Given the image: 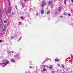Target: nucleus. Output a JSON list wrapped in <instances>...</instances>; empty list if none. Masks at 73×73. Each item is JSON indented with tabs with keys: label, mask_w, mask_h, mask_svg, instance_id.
I'll list each match as a JSON object with an SVG mask.
<instances>
[{
	"label": "nucleus",
	"mask_w": 73,
	"mask_h": 73,
	"mask_svg": "<svg viewBox=\"0 0 73 73\" xmlns=\"http://www.w3.org/2000/svg\"><path fill=\"white\" fill-rule=\"evenodd\" d=\"M9 62L8 61H7L5 63H0V65H1L3 67H5L6 66H7V64H9Z\"/></svg>",
	"instance_id": "1"
},
{
	"label": "nucleus",
	"mask_w": 73,
	"mask_h": 73,
	"mask_svg": "<svg viewBox=\"0 0 73 73\" xmlns=\"http://www.w3.org/2000/svg\"><path fill=\"white\" fill-rule=\"evenodd\" d=\"M42 5L43 7H44V6H45V5H46V3L44 1H43L42 2Z\"/></svg>",
	"instance_id": "2"
},
{
	"label": "nucleus",
	"mask_w": 73,
	"mask_h": 73,
	"mask_svg": "<svg viewBox=\"0 0 73 73\" xmlns=\"http://www.w3.org/2000/svg\"><path fill=\"white\" fill-rule=\"evenodd\" d=\"M11 7H9L8 8V9L6 11V13H10V12L11 11Z\"/></svg>",
	"instance_id": "3"
},
{
	"label": "nucleus",
	"mask_w": 73,
	"mask_h": 73,
	"mask_svg": "<svg viewBox=\"0 0 73 73\" xmlns=\"http://www.w3.org/2000/svg\"><path fill=\"white\" fill-rule=\"evenodd\" d=\"M3 30H2V32H3L5 31V30H6V27H5V26H3Z\"/></svg>",
	"instance_id": "4"
},
{
	"label": "nucleus",
	"mask_w": 73,
	"mask_h": 73,
	"mask_svg": "<svg viewBox=\"0 0 73 73\" xmlns=\"http://www.w3.org/2000/svg\"><path fill=\"white\" fill-rule=\"evenodd\" d=\"M3 25V21H2V20L0 19V26H1Z\"/></svg>",
	"instance_id": "5"
},
{
	"label": "nucleus",
	"mask_w": 73,
	"mask_h": 73,
	"mask_svg": "<svg viewBox=\"0 0 73 73\" xmlns=\"http://www.w3.org/2000/svg\"><path fill=\"white\" fill-rule=\"evenodd\" d=\"M52 1H49V3H48V5H52Z\"/></svg>",
	"instance_id": "6"
},
{
	"label": "nucleus",
	"mask_w": 73,
	"mask_h": 73,
	"mask_svg": "<svg viewBox=\"0 0 73 73\" xmlns=\"http://www.w3.org/2000/svg\"><path fill=\"white\" fill-rule=\"evenodd\" d=\"M41 13L42 15H43L44 14V11L42 10H41Z\"/></svg>",
	"instance_id": "7"
},
{
	"label": "nucleus",
	"mask_w": 73,
	"mask_h": 73,
	"mask_svg": "<svg viewBox=\"0 0 73 73\" xmlns=\"http://www.w3.org/2000/svg\"><path fill=\"white\" fill-rule=\"evenodd\" d=\"M29 68H30V69H33V68H35V66H33L32 67V66H29Z\"/></svg>",
	"instance_id": "8"
},
{
	"label": "nucleus",
	"mask_w": 73,
	"mask_h": 73,
	"mask_svg": "<svg viewBox=\"0 0 73 73\" xmlns=\"http://www.w3.org/2000/svg\"><path fill=\"white\" fill-rule=\"evenodd\" d=\"M52 68H53L52 66H50L49 67V69H51Z\"/></svg>",
	"instance_id": "9"
},
{
	"label": "nucleus",
	"mask_w": 73,
	"mask_h": 73,
	"mask_svg": "<svg viewBox=\"0 0 73 73\" xmlns=\"http://www.w3.org/2000/svg\"><path fill=\"white\" fill-rule=\"evenodd\" d=\"M43 71H46V69L45 68H43Z\"/></svg>",
	"instance_id": "10"
},
{
	"label": "nucleus",
	"mask_w": 73,
	"mask_h": 73,
	"mask_svg": "<svg viewBox=\"0 0 73 73\" xmlns=\"http://www.w3.org/2000/svg\"><path fill=\"white\" fill-rule=\"evenodd\" d=\"M59 60L57 59H56L55 60V61L57 62L59 61Z\"/></svg>",
	"instance_id": "11"
},
{
	"label": "nucleus",
	"mask_w": 73,
	"mask_h": 73,
	"mask_svg": "<svg viewBox=\"0 0 73 73\" xmlns=\"http://www.w3.org/2000/svg\"><path fill=\"white\" fill-rule=\"evenodd\" d=\"M4 23H5V24H6V23H7V21L6 20H4Z\"/></svg>",
	"instance_id": "12"
},
{
	"label": "nucleus",
	"mask_w": 73,
	"mask_h": 73,
	"mask_svg": "<svg viewBox=\"0 0 73 73\" xmlns=\"http://www.w3.org/2000/svg\"><path fill=\"white\" fill-rule=\"evenodd\" d=\"M11 62H15V60H13V59H11Z\"/></svg>",
	"instance_id": "13"
},
{
	"label": "nucleus",
	"mask_w": 73,
	"mask_h": 73,
	"mask_svg": "<svg viewBox=\"0 0 73 73\" xmlns=\"http://www.w3.org/2000/svg\"><path fill=\"white\" fill-rule=\"evenodd\" d=\"M47 13L48 15H49L50 13V11H48Z\"/></svg>",
	"instance_id": "14"
},
{
	"label": "nucleus",
	"mask_w": 73,
	"mask_h": 73,
	"mask_svg": "<svg viewBox=\"0 0 73 73\" xmlns=\"http://www.w3.org/2000/svg\"><path fill=\"white\" fill-rule=\"evenodd\" d=\"M58 11H60L61 10V8L60 7H59L58 8Z\"/></svg>",
	"instance_id": "15"
},
{
	"label": "nucleus",
	"mask_w": 73,
	"mask_h": 73,
	"mask_svg": "<svg viewBox=\"0 0 73 73\" xmlns=\"http://www.w3.org/2000/svg\"><path fill=\"white\" fill-rule=\"evenodd\" d=\"M22 7L23 8H24V7H25V5H22Z\"/></svg>",
	"instance_id": "16"
},
{
	"label": "nucleus",
	"mask_w": 73,
	"mask_h": 73,
	"mask_svg": "<svg viewBox=\"0 0 73 73\" xmlns=\"http://www.w3.org/2000/svg\"><path fill=\"white\" fill-rule=\"evenodd\" d=\"M21 18L22 20H24V17H21Z\"/></svg>",
	"instance_id": "17"
},
{
	"label": "nucleus",
	"mask_w": 73,
	"mask_h": 73,
	"mask_svg": "<svg viewBox=\"0 0 73 73\" xmlns=\"http://www.w3.org/2000/svg\"><path fill=\"white\" fill-rule=\"evenodd\" d=\"M64 4H66V1H64Z\"/></svg>",
	"instance_id": "18"
},
{
	"label": "nucleus",
	"mask_w": 73,
	"mask_h": 73,
	"mask_svg": "<svg viewBox=\"0 0 73 73\" xmlns=\"http://www.w3.org/2000/svg\"><path fill=\"white\" fill-rule=\"evenodd\" d=\"M11 39H13V38H14V37L12 36H11Z\"/></svg>",
	"instance_id": "19"
},
{
	"label": "nucleus",
	"mask_w": 73,
	"mask_h": 73,
	"mask_svg": "<svg viewBox=\"0 0 73 73\" xmlns=\"http://www.w3.org/2000/svg\"><path fill=\"white\" fill-rule=\"evenodd\" d=\"M62 68H64V65L62 64Z\"/></svg>",
	"instance_id": "20"
},
{
	"label": "nucleus",
	"mask_w": 73,
	"mask_h": 73,
	"mask_svg": "<svg viewBox=\"0 0 73 73\" xmlns=\"http://www.w3.org/2000/svg\"><path fill=\"white\" fill-rule=\"evenodd\" d=\"M64 15H66V13H64Z\"/></svg>",
	"instance_id": "21"
},
{
	"label": "nucleus",
	"mask_w": 73,
	"mask_h": 73,
	"mask_svg": "<svg viewBox=\"0 0 73 73\" xmlns=\"http://www.w3.org/2000/svg\"><path fill=\"white\" fill-rule=\"evenodd\" d=\"M21 37L19 39L18 41H20V40H21Z\"/></svg>",
	"instance_id": "22"
},
{
	"label": "nucleus",
	"mask_w": 73,
	"mask_h": 73,
	"mask_svg": "<svg viewBox=\"0 0 73 73\" xmlns=\"http://www.w3.org/2000/svg\"><path fill=\"white\" fill-rule=\"evenodd\" d=\"M43 66L44 68H45V65H43Z\"/></svg>",
	"instance_id": "23"
},
{
	"label": "nucleus",
	"mask_w": 73,
	"mask_h": 73,
	"mask_svg": "<svg viewBox=\"0 0 73 73\" xmlns=\"http://www.w3.org/2000/svg\"><path fill=\"white\" fill-rule=\"evenodd\" d=\"M7 52H8V53H10V52H11V51H7Z\"/></svg>",
	"instance_id": "24"
},
{
	"label": "nucleus",
	"mask_w": 73,
	"mask_h": 73,
	"mask_svg": "<svg viewBox=\"0 0 73 73\" xmlns=\"http://www.w3.org/2000/svg\"><path fill=\"white\" fill-rule=\"evenodd\" d=\"M2 42V41L1 40H0V42Z\"/></svg>",
	"instance_id": "25"
},
{
	"label": "nucleus",
	"mask_w": 73,
	"mask_h": 73,
	"mask_svg": "<svg viewBox=\"0 0 73 73\" xmlns=\"http://www.w3.org/2000/svg\"><path fill=\"white\" fill-rule=\"evenodd\" d=\"M68 15L69 16H70V14H68Z\"/></svg>",
	"instance_id": "26"
},
{
	"label": "nucleus",
	"mask_w": 73,
	"mask_h": 73,
	"mask_svg": "<svg viewBox=\"0 0 73 73\" xmlns=\"http://www.w3.org/2000/svg\"><path fill=\"white\" fill-rule=\"evenodd\" d=\"M57 65L58 66H60V64H58Z\"/></svg>",
	"instance_id": "27"
},
{
	"label": "nucleus",
	"mask_w": 73,
	"mask_h": 73,
	"mask_svg": "<svg viewBox=\"0 0 73 73\" xmlns=\"http://www.w3.org/2000/svg\"><path fill=\"white\" fill-rule=\"evenodd\" d=\"M53 7V5H52V7H51V8H52V7Z\"/></svg>",
	"instance_id": "28"
},
{
	"label": "nucleus",
	"mask_w": 73,
	"mask_h": 73,
	"mask_svg": "<svg viewBox=\"0 0 73 73\" xmlns=\"http://www.w3.org/2000/svg\"><path fill=\"white\" fill-rule=\"evenodd\" d=\"M71 1H72V3L73 2V0H71Z\"/></svg>",
	"instance_id": "29"
},
{
	"label": "nucleus",
	"mask_w": 73,
	"mask_h": 73,
	"mask_svg": "<svg viewBox=\"0 0 73 73\" xmlns=\"http://www.w3.org/2000/svg\"><path fill=\"white\" fill-rule=\"evenodd\" d=\"M15 8H16V9H17V6H16Z\"/></svg>",
	"instance_id": "30"
},
{
	"label": "nucleus",
	"mask_w": 73,
	"mask_h": 73,
	"mask_svg": "<svg viewBox=\"0 0 73 73\" xmlns=\"http://www.w3.org/2000/svg\"><path fill=\"white\" fill-rule=\"evenodd\" d=\"M26 1H27V0H24V1H25V2H26Z\"/></svg>",
	"instance_id": "31"
},
{
	"label": "nucleus",
	"mask_w": 73,
	"mask_h": 73,
	"mask_svg": "<svg viewBox=\"0 0 73 73\" xmlns=\"http://www.w3.org/2000/svg\"><path fill=\"white\" fill-rule=\"evenodd\" d=\"M1 10L0 9V13H1Z\"/></svg>",
	"instance_id": "32"
},
{
	"label": "nucleus",
	"mask_w": 73,
	"mask_h": 73,
	"mask_svg": "<svg viewBox=\"0 0 73 73\" xmlns=\"http://www.w3.org/2000/svg\"><path fill=\"white\" fill-rule=\"evenodd\" d=\"M19 24H21V22H19Z\"/></svg>",
	"instance_id": "33"
},
{
	"label": "nucleus",
	"mask_w": 73,
	"mask_h": 73,
	"mask_svg": "<svg viewBox=\"0 0 73 73\" xmlns=\"http://www.w3.org/2000/svg\"><path fill=\"white\" fill-rule=\"evenodd\" d=\"M12 53H14V52L13 51H11Z\"/></svg>",
	"instance_id": "34"
},
{
	"label": "nucleus",
	"mask_w": 73,
	"mask_h": 73,
	"mask_svg": "<svg viewBox=\"0 0 73 73\" xmlns=\"http://www.w3.org/2000/svg\"><path fill=\"white\" fill-rule=\"evenodd\" d=\"M29 63L30 64H31V62H29Z\"/></svg>",
	"instance_id": "35"
},
{
	"label": "nucleus",
	"mask_w": 73,
	"mask_h": 73,
	"mask_svg": "<svg viewBox=\"0 0 73 73\" xmlns=\"http://www.w3.org/2000/svg\"><path fill=\"white\" fill-rule=\"evenodd\" d=\"M34 73H37V72H34Z\"/></svg>",
	"instance_id": "36"
},
{
	"label": "nucleus",
	"mask_w": 73,
	"mask_h": 73,
	"mask_svg": "<svg viewBox=\"0 0 73 73\" xmlns=\"http://www.w3.org/2000/svg\"><path fill=\"white\" fill-rule=\"evenodd\" d=\"M56 13H57L56 12H55V14H56Z\"/></svg>",
	"instance_id": "37"
},
{
	"label": "nucleus",
	"mask_w": 73,
	"mask_h": 73,
	"mask_svg": "<svg viewBox=\"0 0 73 73\" xmlns=\"http://www.w3.org/2000/svg\"><path fill=\"white\" fill-rule=\"evenodd\" d=\"M67 0H64V1H66Z\"/></svg>",
	"instance_id": "38"
},
{
	"label": "nucleus",
	"mask_w": 73,
	"mask_h": 73,
	"mask_svg": "<svg viewBox=\"0 0 73 73\" xmlns=\"http://www.w3.org/2000/svg\"><path fill=\"white\" fill-rule=\"evenodd\" d=\"M62 16H60V17H62Z\"/></svg>",
	"instance_id": "39"
},
{
	"label": "nucleus",
	"mask_w": 73,
	"mask_h": 73,
	"mask_svg": "<svg viewBox=\"0 0 73 73\" xmlns=\"http://www.w3.org/2000/svg\"><path fill=\"white\" fill-rule=\"evenodd\" d=\"M48 9V8H47L46 9Z\"/></svg>",
	"instance_id": "40"
},
{
	"label": "nucleus",
	"mask_w": 73,
	"mask_h": 73,
	"mask_svg": "<svg viewBox=\"0 0 73 73\" xmlns=\"http://www.w3.org/2000/svg\"><path fill=\"white\" fill-rule=\"evenodd\" d=\"M36 15H37V14H36Z\"/></svg>",
	"instance_id": "41"
},
{
	"label": "nucleus",
	"mask_w": 73,
	"mask_h": 73,
	"mask_svg": "<svg viewBox=\"0 0 73 73\" xmlns=\"http://www.w3.org/2000/svg\"><path fill=\"white\" fill-rule=\"evenodd\" d=\"M0 28H1V27H0Z\"/></svg>",
	"instance_id": "42"
}]
</instances>
